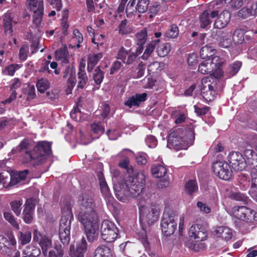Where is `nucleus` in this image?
I'll return each mask as SVG.
<instances>
[{
    "label": "nucleus",
    "instance_id": "nucleus-44",
    "mask_svg": "<svg viewBox=\"0 0 257 257\" xmlns=\"http://www.w3.org/2000/svg\"><path fill=\"white\" fill-rule=\"evenodd\" d=\"M40 250L34 246H28L24 251L25 256L23 257H36L40 254Z\"/></svg>",
    "mask_w": 257,
    "mask_h": 257
},
{
    "label": "nucleus",
    "instance_id": "nucleus-36",
    "mask_svg": "<svg viewBox=\"0 0 257 257\" xmlns=\"http://www.w3.org/2000/svg\"><path fill=\"white\" fill-rule=\"evenodd\" d=\"M93 79L96 85H100L104 78V72L101 70L100 66H98L95 68L94 71H92Z\"/></svg>",
    "mask_w": 257,
    "mask_h": 257
},
{
    "label": "nucleus",
    "instance_id": "nucleus-13",
    "mask_svg": "<svg viewBox=\"0 0 257 257\" xmlns=\"http://www.w3.org/2000/svg\"><path fill=\"white\" fill-rule=\"evenodd\" d=\"M28 8L33 11V22L37 25L39 26L42 20L44 13L43 1L36 0L28 4Z\"/></svg>",
    "mask_w": 257,
    "mask_h": 257
},
{
    "label": "nucleus",
    "instance_id": "nucleus-37",
    "mask_svg": "<svg viewBox=\"0 0 257 257\" xmlns=\"http://www.w3.org/2000/svg\"><path fill=\"white\" fill-rule=\"evenodd\" d=\"M214 51L212 47L205 45L201 48L200 55L202 59L206 60L210 58L214 55Z\"/></svg>",
    "mask_w": 257,
    "mask_h": 257
},
{
    "label": "nucleus",
    "instance_id": "nucleus-47",
    "mask_svg": "<svg viewBox=\"0 0 257 257\" xmlns=\"http://www.w3.org/2000/svg\"><path fill=\"white\" fill-rule=\"evenodd\" d=\"M127 21L124 19L121 21L118 26L119 33L122 35L129 34L131 32V30L128 26L127 25Z\"/></svg>",
    "mask_w": 257,
    "mask_h": 257
},
{
    "label": "nucleus",
    "instance_id": "nucleus-57",
    "mask_svg": "<svg viewBox=\"0 0 257 257\" xmlns=\"http://www.w3.org/2000/svg\"><path fill=\"white\" fill-rule=\"evenodd\" d=\"M31 233L29 231L21 232L20 239L22 244L28 243L31 239Z\"/></svg>",
    "mask_w": 257,
    "mask_h": 257
},
{
    "label": "nucleus",
    "instance_id": "nucleus-26",
    "mask_svg": "<svg viewBox=\"0 0 257 257\" xmlns=\"http://www.w3.org/2000/svg\"><path fill=\"white\" fill-rule=\"evenodd\" d=\"M102 53L90 54L87 59V69L88 72L92 71L95 65L98 63L99 60L102 58Z\"/></svg>",
    "mask_w": 257,
    "mask_h": 257
},
{
    "label": "nucleus",
    "instance_id": "nucleus-40",
    "mask_svg": "<svg viewBox=\"0 0 257 257\" xmlns=\"http://www.w3.org/2000/svg\"><path fill=\"white\" fill-rule=\"evenodd\" d=\"M198 188L196 180H191L185 184V190L186 193L189 195H192L198 191Z\"/></svg>",
    "mask_w": 257,
    "mask_h": 257
},
{
    "label": "nucleus",
    "instance_id": "nucleus-28",
    "mask_svg": "<svg viewBox=\"0 0 257 257\" xmlns=\"http://www.w3.org/2000/svg\"><path fill=\"white\" fill-rule=\"evenodd\" d=\"M112 253L110 248L105 245H99L95 249L94 257H112Z\"/></svg>",
    "mask_w": 257,
    "mask_h": 257
},
{
    "label": "nucleus",
    "instance_id": "nucleus-52",
    "mask_svg": "<svg viewBox=\"0 0 257 257\" xmlns=\"http://www.w3.org/2000/svg\"><path fill=\"white\" fill-rule=\"evenodd\" d=\"M251 189L257 192V167L251 169Z\"/></svg>",
    "mask_w": 257,
    "mask_h": 257
},
{
    "label": "nucleus",
    "instance_id": "nucleus-56",
    "mask_svg": "<svg viewBox=\"0 0 257 257\" xmlns=\"http://www.w3.org/2000/svg\"><path fill=\"white\" fill-rule=\"evenodd\" d=\"M230 36L231 35L228 37H220L219 40V46L223 48L229 47L232 44V40L230 38Z\"/></svg>",
    "mask_w": 257,
    "mask_h": 257
},
{
    "label": "nucleus",
    "instance_id": "nucleus-41",
    "mask_svg": "<svg viewBox=\"0 0 257 257\" xmlns=\"http://www.w3.org/2000/svg\"><path fill=\"white\" fill-rule=\"evenodd\" d=\"M171 50L169 43H163L159 45L157 48V52L160 57H165L167 55Z\"/></svg>",
    "mask_w": 257,
    "mask_h": 257
},
{
    "label": "nucleus",
    "instance_id": "nucleus-42",
    "mask_svg": "<svg viewBox=\"0 0 257 257\" xmlns=\"http://www.w3.org/2000/svg\"><path fill=\"white\" fill-rule=\"evenodd\" d=\"M135 37L136 43L138 45L143 46L144 45L147 39V32L146 29H143L137 33Z\"/></svg>",
    "mask_w": 257,
    "mask_h": 257
},
{
    "label": "nucleus",
    "instance_id": "nucleus-14",
    "mask_svg": "<svg viewBox=\"0 0 257 257\" xmlns=\"http://www.w3.org/2000/svg\"><path fill=\"white\" fill-rule=\"evenodd\" d=\"M36 200L33 198L27 199L24 205L23 218L25 223L30 224L33 222Z\"/></svg>",
    "mask_w": 257,
    "mask_h": 257
},
{
    "label": "nucleus",
    "instance_id": "nucleus-20",
    "mask_svg": "<svg viewBox=\"0 0 257 257\" xmlns=\"http://www.w3.org/2000/svg\"><path fill=\"white\" fill-rule=\"evenodd\" d=\"M87 250V242L84 237L81 240V242L77 245L74 249V246L71 245L70 247L69 254L71 257H84V253Z\"/></svg>",
    "mask_w": 257,
    "mask_h": 257
},
{
    "label": "nucleus",
    "instance_id": "nucleus-12",
    "mask_svg": "<svg viewBox=\"0 0 257 257\" xmlns=\"http://www.w3.org/2000/svg\"><path fill=\"white\" fill-rule=\"evenodd\" d=\"M228 161L233 170L240 171L244 170L247 165L245 159L238 152H232L228 156Z\"/></svg>",
    "mask_w": 257,
    "mask_h": 257
},
{
    "label": "nucleus",
    "instance_id": "nucleus-29",
    "mask_svg": "<svg viewBox=\"0 0 257 257\" xmlns=\"http://www.w3.org/2000/svg\"><path fill=\"white\" fill-rule=\"evenodd\" d=\"M30 143L28 140H23L19 146L18 147L17 149L19 150V152H21L24 154V162L25 163H31L32 160H29L27 158V154H33V151H30L29 149Z\"/></svg>",
    "mask_w": 257,
    "mask_h": 257
},
{
    "label": "nucleus",
    "instance_id": "nucleus-43",
    "mask_svg": "<svg viewBox=\"0 0 257 257\" xmlns=\"http://www.w3.org/2000/svg\"><path fill=\"white\" fill-rule=\"evenodd\" d=\"M178 35L179 29L175 24L172 25L165 32V36L169 38H176Z\"/></svg>",
    "mask_w": 257,
    "mask_h": 257
},
{
    "label": "nucleus",
    "instance_id": "nucleus-2",
    "mask_svg": "<svg viewBox=\"0 0 257 257\" xmlns=\"http://www.w3.org/2000/svg\"><path fill=\"white\" fill-rule=\"evenodd\" d=\"M145 184V175L142 173L129 175L125 180L114 185L116 197L119 201L127 202L131 197L136 198L142 192Z\"/></svg>",
    "mask_w": 257,
    "mask_h": 257
},
{
    "label": "nucleus",
    "instance_id": "nucleus-58",
    "mask_svg": "<svg viewBox=\"0 0 257 257\" xmlns=\"http://www.w3.org/2000/svg\"><path fill=\"white\" fill-rule=\"evenodd\" d=\"M29 52V47L28 45H23L20 49L19 58L21 60H25L27 58Z\"/></svg>",
    "mask_w": 257,
    "mask_h": 257
},
{
    "label": "nucleus",
    "instance_id": "nucleus-55",
    "mask_svg": "<svg viewBox=\"0 0 257 257\" xmlns=\"http://www.w3.org/2000/svg\"><path fill=\"white\" fill-rule=\"evenodd\" d=\"M129 51H127L123 46L121 47L117 52V59L121 60L123 63L126 59V56L128 54Z\"/></svg>",
    "mask_w": 257,
    "mask_h": 257
},
{
    "label": "nucleus",
    "instance_id": "nucleus-31",
    "mask_svg": "<svg viewBox=\"0 0 257 257\" xmlns=\"http://www.w3.org/2000/svg\"><path fill=\"white\" fill-rule=\"evenodd\" d=\"M151 172L154 177L161 178L166 174L167 169L161 164H155L152 166Z\"/></svg>",
    "mask_w": 257,
    "mask_h": 257
},
{
    "label": "nucleus",
    "instance_id": "nucleus-62",
    "mask_svg": "<svg viewBox=\"0 0 257 257\" xmlns=\"http://www.w3.org/2000/svg\"><path fill=\"white\" fill-rule=\"evenodd\" d=\"M146 143L149 148H155L157 144L156 138L152 135L148 136L146 139Z\"/></svg>",
    "mask_w": 257,
    "mask_h": 257
},
{
    "label": "nucleus",
    "instance_id": "nucleus-22",
    "mask_svg": "<svg viewBox=\"0 0 257 257\" xmlns=\"http://www.w3.org/2000/svg\"><path fill=\"white\" fill-rule=\"evenodd\" d=\"M218 17L215 20L214 26V28L217 29H223L225 28L230 19V14L227 11H223L219 15H218Z\"/></svg>",
    "mask_w": 257,
    "mask_h": 257
},
{
    "label": "nucleus",
    "instance_id": "nucleus-54",
    "mask_svg": "<svg viewBox=\"0 0 257 257\" xmlns=\"http://www.w3.org/2000/svg\"><path fill=\"white\" fill-rule=\"evenodd\" d=\"M70 115L71 117L75 121H79L81 119V112L77 105L75 106L72 109Z\"/></svg>",
    "mask_w": 257,
    "mask_h": 257
},
{
    "label": "nucleus",
    "instance_id": "nucleus-17",
    "mask_svg": "<svg viewBox=\"0 0 257 257\" xmlns=\"http://www.w3.org/2000/svg\"><path fill=\"white\" fill-rule=\"evenodd\" d=\"M218 15L217 10H206L204 11L200 16V26L202 28H205L212 22V19Z\"/></svg>",
    "mask_w": 257,
    "mask_h": 257
},
{
    "label": "nucleus",
    "instance_id": "nucleus-61",
    "mask_svg": "<svg viewBox=\"0 0 257 257\" xmlns=\"http://www.w3.org/2000/svg\"><path fill=\"white\" fill-rule=\"evenodd\" d=\"M230 197L238 201L246 202L247 201V198L243 194L238 192L232 193Z\"/></svg>",
    "mask_w": 257,
    "mask_h": 257
},
{
    "label": "nucleus",
    "instance_id": "nucleus-24",
    "mask_svg": "<svg viewBox=\"0 0 257 257\" xmlns=\"http://www.w3.org/2000/svg\"><path fill=\"white\" fill-rule=\"evenodd\" d=\"M214 234L217 237H221L226 241H228L232 237V231L231 229L226 226H219L213 231Z\"/></svg>",
    "mask_w": 257,
    "mask_h": 257
},
{
    "label": "nucleus",
    "instance_id": "nucleus-64",
    "mask_svg": "<svg viewBox=\"0 0 257 257\" xmlns=\"http://www.w3.org/2000/svg\"><path fill=\"white\" fill-rule=\"evenodd\" d=\"M99 111H101L100 115L103 118L107 117L110 111V107L108 104H102L100 106Z\"/></svg>",
    "mask_w": 257,
    "mask_h": 257
},
{
    "label": "nucleus",
    "instance_id": "nucleus-63",
    "mask_svg": "<svg viewBox=\"0 0 257 257\" xmlns=\"http://www.w3.org/2000/svg\"><path fill=\"white\" fill-rule=\"evenodd\" d=\"M47 3L51 6H53V8L55 9L57 11H59L61 10L62 4L61 0H46Z\"/></svg>",
    "mask_w": 257,
    "mask_h": 257
},
{
    "label": "nucleus",
    "instance_id": "nucleus-1",
    "mask_svg": "<svg viewBox=\"0 0 257 257\" xmlns=\"http://www.w3.org/2000/svg\"><path fill=\"white\" fill-rule=\"evenodd\" d=\"M81 210L78 219L83 225L87 239L89 242L96 240L99 235L98 216L93 208V202L87 195H80Z\"/></svg>",
    "mask_w": 257,
    "mask_h": 257
},
{
    "label": "nucleus",
    "instance_id": "nucleus-49",
    "mask_svg": "<svg viewBox=\"0 0 257 257\" xmlns=\"http://www.w3.org/2000/svg\"><path fill=\"white\" fill-rule=\"evenodd\" d=\"M74 36L72 38V42L76 44V47L79 48L80 44L82 42L83 38L82 34L77 29H75L73 32Z\"/></svg>",
    "mask_w": 257,
    "mask_h": 257
},
{
    "label": "nucleus",
    "instance_id": "nucleus-25",
    "mask_svg": "<svg viewBox=\"0 0 257 257\" xmlns=\"http://www.w3.org/2000/svg\"><path fill=\"white\" fill-rule=\"evenodd\" d=\"M244 153L246 158V164L250 166V169L257 167L256 153L251 149H246Z\"/></svg>",
    "mask_w": 257,
    "mask_h": 257
},
{
    "label": "nucleus",
    "instance_id": "nucleus-53",
    "mask_svg": "<svg viewBox=\"0 0 257 257\" xmlns=\"http://www.w3.org/2000/svg\"><path fill=\"white\" fill-rule=\"evenodd\" d=\"M91 128L94 134L101 135L104 132V128L100 122L93 123L91 125Z\"/></svg>",
    "mask_w": 257,
    "mask_h": 257
},
{
    "label": "nucleus",
    "instance_id": "nucleus-60",
    "mask_svg": "<svg viewBox=\"0 0 257 257\" xmlns=\"http://www.w3.org/2000/svg\"><path fill=\"white\" fill-rule=\"evenodd\" d=\"M125 5L119 3L118 7L114 13V18L115 19H119L121 18L122 14L125 10Z\"/></svg>",
    "mask_w": 257,
    "mask_h": 257
},
{
    "label": "nucleus",
    "instance_id": "nucleus-34",
    "mask_svg": "<svg viewBox=\"0 0 257 257\" xmlns=\"http://www.w3.org/2000/svg\"><path fill=\"white\" fill-rule=\"evenodd\" d=\"M132 152L129 149H124L119 154V156L122 158L119 161L118 165L119 167L127 169L129 166V159L128 158V154H131Z\"/></svg>",
    "mask_w": 257,
    "mask_h": 257
},
{
    "label": "nucleus",
    "instance_id": "nucleus-11",
    "mask_svg": "<svg viewBox=\"0 0 257 257\" xmlns=\"http://www.w3.org/2000/svg\"><path fill=\"white\" fill-rule=\"evenodd\" d=\"M161 225L162 231L165 235L173 234L177 227V224L174 222V213H169L165 210L163 214Z\"/></svg>",
    "mask_w": 257,
    "mask_h": 257
},
{
    "label": "nucleus",
    "instance_id": "nucleus-5",
    "mask_svg": "<svg viewBox=\"0 0 257 257\" xmlns=\"http://www.w3.org/2000/svg\"><path fill=\"white\" fill-rule=\"evenodd\" d=\"M51 152V144L42 141L39 142L34 148L33 154L27 153L26 156L29 160H32V164H39L44 163Z\"/></svg>",
    "mask_w": 257,
    "mask_h": 257
},
{
    "label": "nucleus",
    "instance_id": "nucleus-27",
    "mask_svg": "<svg viewBox=\"0 0 257 257\" xmlns=\"http://www.w3.org/2000/svg\"><path fill=\"white\" fill-rule=\"evenodd\" d=\"M215 70V64L208 59L204 60L199 66L198 71L202 74H209Z\"/></svg>",
    "mask_w": 257,
    "mask_h": 257
},
{
    "label": "nucleus",
    "instance_id": "nucleus-32",
    "mask_svg": "<svg viewBox=\"0 0 257 257\" xmlns=\"http://www.w3.org/2000/svg\"><path fill=\"white\" fill-rule=\"evenodd\" d=\"M56 58L64 63H69V53L66 47L61 48L55 52Z\"/></svg>",
    "mask_w": 257,
    "mask_h": 257
},
{
    "label": "nucleus",
    "instance_id": "nucleus-4",
    "mask_svg": "<svg viewBox=\"0 0 257 257\" xmlns=\"http://www.w3.org/2000/svg\"><path fill=\"white\" fill-rule=\"evenodd\" d=\"M62 217L60 221L59 235L63 244L68 243L70 239L71 220L73 219L69 202L61 203Z\"/></svg>",
    "mask_w": 257,
    "mask_h": 257
},
{
    "label": "nucleus",
    "instance_id": "nucleus-59",
    "mask_svg": "<svg viewBox=\"0 0 257 257\" xmlns=\"http://www.w3.org/2000/svg\"><path fill=\"white\" fill-rule=\"evenodd\" d=\"M238 15L242 19H245L249 16H252L250 8L243 7L238 12Z\"/></svg>",
    "mask_w": 257,
    "mask_h": 257
},
{
    "label": "nucleus",
    "instance_id": "nucleus-6",
    "mask_svg": "<svg viewBox=\"0 0 257 257\" xmlns=\"http://www.w3.org/2000/svg\"><path fill=\"white\" fill-rule=\"evenodd\" d=\"M140 221L141 223L150 226L159 218V208L155 204L149 205L139 204Z\"/></svg>",
    "mask_w": 257,
    "mask_h": 257
},
{
    "label": "nucleus",
    "instance_id": "nucleus-45",
    "mask_svg": "<svg viewBox=\"0 0 257 257\" xmlns=\"http://www.w3.org/2000/svg\"><path fill=\"white\" fill-rule=\"evenodd\" d=\"M234 42L237 44H241L244 41V33L242 30H236L232 37Z\"/></svg>",
    "mask_w": 257,
    "mask_h": 257
},
{
    "label": "nucleus",
    "instance_id": "nucleus-10",
    "mask_svg": "<svg viewBox=\"0 0 257 257\" xmlns=\"http://www.w3.org/2000/svg\"><path fill=\"white\" fill-rule=\"evenodd\" d=\"M214 174L219 178L228 180L232 176V171L230 166L225 162L216 161L212 165Z\"/></svg>",
    "mask_w": 257,
    "mask_h": 257
},
{
    "label": "nucleus",
    "instance_id": "nucleus-23",
    "mask_svg": "<svg viewBox=\"0 0 257 257\" xmlns=\"http://www.w3.org/2000/svg\"><path fill=\"white\" fill-rule=\"evenodd\" d=\"M85 68V64L81 63L79 65L77 80L78 83L77 87L81 89L85 87L88 80Z\"/></svg>",
    "mask_w": 257,
    "mask_h": 257
},
{
    "label": "nucleus",
    "instance_id": "nucleus-8",
    "mask_svg": "<svg viewBox=\"0 0 257 257\" xmlns=\"http://www.w3.org/2000/svg\"><path fill=\"white\" fill-rule=\"evenodd\" d=\"M101 235L103 240L107 242H112L118 237V229L112 222L106 220L101 223Z\"/></svg>",
    "mask_w": 257,
    "mask_h": 257
},
{
    "label": "nucleus",
    "instance_id": "nucleus-15",
    "mask_svg": "<svg viewBox=\"0 0 257 257\" xmlns=\"http://www.w3.org/2000/svg\"><path fill=\"white\" fill-rule=\"evenodd\" d=\"M189 234L190 237L200 241L205 240L208 235L206 229L199 224L192 225L189 229Z\"/></svg>",
    "mask_w": 257,
    "mask_h": 257
},
{
    "label": "nucleus",
    "instance_id": "nucleus-51",
    "mask_svg": "<svg viewBox=\"0 0 257 257\" xmlns=\"http://www.w3.org/2000/svg\"><path fill=\"white\" fill-rule=\"evenodd\" d=\"M64 254L63 250L61 245H56L53 249L50 251L49 257H62Z\"/></svg>",
    "mask_w": 257,
    "mask_h": 257
},
{
    "label": "nucleus",
    "instance_id": "nucleus-35",
    "mask_svg": "<svg viewBox=\"0 0 257 257\" xmlns=\"http://www.w3.org/2000/svg\"><path fill=\"white\" fill-rule=\"evenodd\" d=\"M159 41V40H155L152 41L147 44L146 49H145V52L142 56L143 59L147 60L148 59L150 56L153 52Z\"/></svg>",
    "mask_w": 257,
    "mask_h": 257
},
{
    "label": "nucleus",
    "instance_id": "nucleus-48",
    "mask_svg": "<svg viewBox=\"0 0 257 257\" xmlns=\"http://www.w3.org/2000/svg\"><path fill=\"white\" fill-rule=\"evenodd\" d=\"M22 204V201L19 200H15L10 203L12 210L18 216L21 214Z\"/></svg>",
    "mask_w": 257,
    "mask_h": 257
},
{
    "label": "nucleus",
    "instance_id": "nucleus-7",
    "mask_svg": "<svg viewBox=\"0 0 257 257\" xmlns=\"http://www.w3.org/2000/svg\"><path fill=\"white\" fill-rule=\"evenodd\" d=\"M217 81L215 80L211 82L208 77L202 79L199 89L202 96L207 101L213 100L216 97Z\"/></svg>",
    "mask_w": 257,
    "mask_h": 257
},
{
    "label": "nucleus",
    "instance_id": "nucleus-19",
    "mask_svg": "<svg viewBox=\"0 0 257 257\" xmlns=\"http://www.w3.org/2000/svg\"><path fill=\"white\" fill-rule=\"evenodd\" d=\"M16 244V240L12 234H8L6 236L0 235V250L7 252L11 247Z\"/></svg>",
    "mask_w": 257,
    "mask_h": 257
},
{
    "label": "nucleus",
    "instance_id": "nucleus-3",
    "mask_svg": "<svg viewBox=\"0 0 257 257\" xmlns=\"http://www.w3.org/2000/svg\"><path fill=\"white\" fill-rule=\"evenodd\" d=\"M194 140V134L192 130L178 128L170 134L167 145L176 150L186 149L193 144Z\"/></svg>",
    "mask_w": 257,
    "mask_h": 257
},
{
    "label": "nucleus",
    "instance_id": "nucleus-18",
    "mask_svg": "<svg viewBox=\"0 0 257 257\" xmlns=\"http://www.w3.org/2000/svg\"><path fill=\"white\" fill-rule=\"evenodd\" d=\"M16 22L13 21V17L11 13L8 12L5 14L3 19V28L5 34L8 36H12L14 33V25Z\"/></svg>",
    "mask_w": 257,
    "mask_h": 257
},
{
    "label": "nucleus",
    "instance_id": "nucleus-50",
    "mask_svg": "<svg viewBox=\"0 0 257 257\" xmlns=\"http://www.w3.org/2000/svg\"><path fill=\"white\" fill-rule=\"evenodd\" d=\"M4 216L5 219L8 221L12 225H13L14 227L19 229V225L16 221L15 217L12 215V214L9 212H4Z\"/></svg>",
    "mask_w": 257,
    "mask_h": 257
},
{
    "label": "nucleus",
    "instance_id": "nucleus-38",
    "mask_svg": "<svg viewBox=\"0 0 257 257\" xmlns=\"http://www.w3.org/2000/svg\"><path fill=\"white\" fill-rule=\"evenodd\" d=\"M98 180L101 193L105 197H109L110 195V191L103 174L99 175Z\"/></svg>",
    "mask_w": 257,
    "mask_h": 257
},
{
    "label": "nucleus",
    "instance_id": "nucleus-46",
    "mask_svg": "<svg viewBox=\"0 0 257 257\" xmlns=\"http://www.w3.org/2000/svg\"><path fill=\"white\" fill-rule=\"evenodd\" d=\"M36 86L40 92L44 93L49 88V82L47 79L42 78L37 81Z\"/></svg>",
    "mask_w": 257,
    "mask_h": 257
},
{
    "label": "nucleus",
    "instance_id": "nucleus-33",
    "mask_svg": "<svg viewBox=\"0 0 257 257\" xmlns=\"http://www.w3.org/2000/svg\"><path fill=\"white\" fill-rule=\"evenodd\" d=\"M197 240L194 241L191 238L187 239L185 241V245L188 248L194 250L195 251H199L200 249H203L204 247V243H201Z\"/></svg>",
    "mask_w": 257,
    "mask_h": 257
},
{
    "label": "nucleus",
    "instance_id": "nucleus-39",
    "mask_svg": "<svg viewBox=\"0 0 257 257\" xmlns=\"http://www.w3.org/2000/svg\"><path fill=\"white\" fill-rule=\"evenodd\" d=\"M149 0H137L135 6L136 13H144L148 9Z\"/></svg>",
    "mask_w": 257,
    "mask_h": 257
},
{
    "label": "nucleus",
    "instance_id": "nucleus-16",
    "mask_svg": "<svg viewBox=\"0 0 257 257\" xmlns=\"http://www.w3.org/2000/svg\"><path fill=\"white\" fill-rule=\"evenodd\" d=\"M33 239L38 242L43 250V254L46 255L47 249L52 246L51 240L46 235L41 234L37 230L34 231Z\"/></svg>",
    "mask_w": 257,
    "mask_h": 257
},
{
    "label": "nucleus",
    "instance_id": "nucleus-21",
    "mask_svg": "<svg viewBox=\"0 0 257 257\" xmlns=\"http://www.w3.org/2000/svg\"><path fill=\"white\" fill-rule=\"evenodd\" d=\"M147 96V94L146 93L141 94L136 93L135 95L128 98L127 100L124 102V104L129 108H131L133 106L138 107L141 102L146 101Z\"/></svg>",
    "mask_w": 257,
    "mask_h": 257
},
{
    "label": "nucleus",
    "instance_id": "nucleus-30",
    "mask_svg": "<svg viewBox=\"0 0 257 257\" xmlns=\"http://www.w3.org/2000/svg\"><path fill=\"white\" fill-rule=\"evenodd\" d=\"M242 65L240 61H236L230 64L226 70V74L227 77L234 76L240 70Z\"/></svg>",
    "mask_w": 257,
    "mask_h": 257
},
{
    "label": "nucleus",
    "instance_id": "nucleus-9",
    "mask_svg": "<svg viewBox=\"0 0 257 257\" xmlns=\"http://www.w3.org/2000/svg\"><path fill=\"white\" fill-rule=\"evenodd\" d=\"M233 213L238 219L246 223L253 224L257 221V213L253 209L244 206L234 209Z\"/></svg>",
    "mask_w": 257,
    "mask_h": 257
}]
</instances>
